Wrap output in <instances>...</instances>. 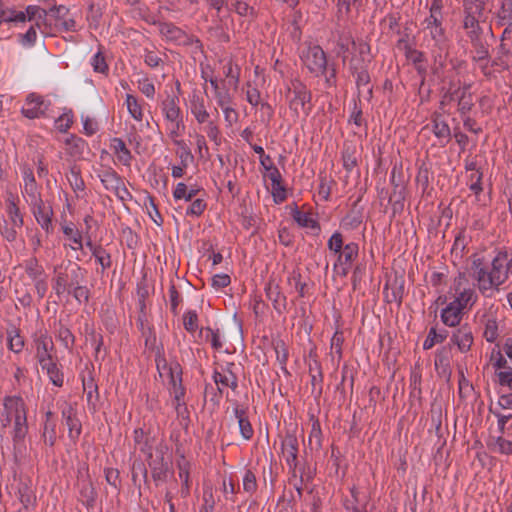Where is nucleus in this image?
I'll return each mask as SVG.
<instances>
[{
	"label": "nucleus",
	"mask_w": 512,
	"mask_h": 512,
	"mask_svg": "<svg viewBox=\"0 0 512 512\" xmlns=\"http://www.w3.org/2000/svg\"><path fill=\"white\" fill-rule=\"evenodd\" d=\"M156 368L159 372V375L163 377L167 375L169 380H172L176 376L182 375V368L180 364L176 361L168 363L163 355V349H157V353L155 356Z\"/></svg>",
	"instance_id": "obj_27"
},
{
	"label": "nucleus",
	"mask_w": 512,
	"mask_h": 512,
	"mask_svg": "<svg viewBox=\"0 0 512 512\" xmlns=\"http://www.w3.org/2000/svg\"><path fill=\"white\" fill-rule=\"evenodd\" d=\"M464 8L463 27L469 39L482 36L479 17L483 14L486 0H462Z\"/></svg>",
	"instance_id": "obj_9"
},
{
	"label": "nucleus",
	"mask_w": 512,
	"mask_h": 512,
	"mask_svg": "<svg viewBox=\"0 0 512 512\" xmlns=\"http://www.w3.org/2000/svg\"><path fill=\"white\" fill-rule=\"evenodd\" d=\"M446 338V334L437 333L435 328H431L428 332V335L423 343V349L429 350L435 344L442 343Z\"/></svg>",
	"instance_id": "obj_61"
},
{
	"label": "nucleus",
	"mask_w": 512,
	"mask_h": 512,
	"mask_svg": "<svg viewBox=\"0 0 512 512\" xmlns=\"http://www.w3.org/2000/svg\"><path fill=\"white\" fill-rule=\"evenodd\" d=\"M169 393L172 399V405L174 406L178 415H183L187 410L185 402L186 390L182 384V375L176 376L172 380H169Z\"/></svg>",
	"instance_id": "obj_22"
},
{
	"label": "nucleus",
	"mask_w": 512,
	"mask_h": 512,
	"mask_svg": "<svg viewBox=\"0 0 512 512\" xmlns=\"http://www.w3.org/2000/svg\"><path fill=\"white\" fill-rule=\"evenodd\" d=\"M41 369L46 372L50 382L56 387H62L64 384V373L61 366L55 359L40 364Z\"/></svg>",
	"instance_id": "obj_34"
},
{
	"label": "nucleus",
	"mask_w": 512,
	"mask_h": 512,
	"mask_svg": "<svg viewBox=\"0 0 512 512\" xmlns=\"http://www.w3.org/2000/svg\"><path fill=\"white\" fill-rule=\"evenodd\" d=\"M65 293L71 294L79 303L89 300V290L83 283L72 286Z\"/></svg>",
	"instance_id": "obj_58"
},
{
	"label": "nucleus",
	"mask_w": 512,
	"mask_h": 512,
	"mask_svg": "<svg viewBox=\"0 0 512 512\" xmlns=\"http://www.w3.org/2000/svg\"><path fill=\"white\" fill-rule=\"evenodd\" d=\"M2 429L12 427L10 432L13 442V455L20 461L26 453L25 438L28 433L27 406L21 396H5L0 409Z\"/></svg>",
	"instance_id": "obj_1"
},
{
	"label": "nucleus",
	"mask_w": 512,
	"mask_h": 512,
	"mask_svg": "<svg viewBox=\"0 0 512 512\" xmlns=\"http://www.w3.org/2000/svg\"><path fill=\"white\" fill-rule=\"evenodd\" d=\"M50 106L51 102L48 99L33 92L27 95L21 113L28 119H36L45 116Z\"/></svg>",
	"instance_id": "obj_16"
},
{
	"label": "nucleus",
	"mask_w": 512,
	"mask_h": 512,
	"mask_svg": "<svg viewBox=\"0 0 512 512\" xmlns=\"http://www.w3.org/2000/svg\"><path fill=\"white\" fill-rule=\"evenodd\" d=\"M161 112L164 116L166 131L169 138L182 137L185 132L183 113L176 95L167 94L162 100Z\"/></svg>",
	"instance_id": "obj_6"
},
{
	"label": "nucleus",
	"mask_w": 512,
	"mask_h": 512,
	"mask_svg": "<svg viewBox=\"0 0 512 512\" xmlns=\"http://www.w3.org/2000/svg\"><path fill=\"white\" fill-rule=\"evenodd\" d=\"M92 256L101 266V273H104L112 266L111 254L103 246L100 247Z\"/></svg>",
	"instance_id": "obj_51"
},
{
	"label": "nucleus",
	"mask_w": 512,
	"mask_h": 512,
	"mask_svg": "<svg viewBox=\"0 0 512 512\" xmlns=\"http://www.w3.org/2000/svg\"><path fill=\"white\" fill-rule=\"evenodd\" d=\"M451 290L454 291V296L450 302L463 310L471 308L477 301V294L474 288L469 286L468 279L464 273H459L454 278Z\"/></svg>",
	"instance_id": "obj_11"
},
{
	"label": "nucleus",
	"mask_w": 512,
	"mask_h": 512,
	"mask_svg": "<svg viewBox=\"0 0 512 512\" xmlns=\"http://www.w3.org/2000/svg\"><path fill=\"white\" fill-rule=\"evenodd\" d=\"M183 326L191 334L198 330V314L195 310H189L183 314Z\"/></svg>",
	"instance_id": "obj_52"
},
{
	"label": "nucleus",
	"mask_w": 512,
	"mask_h": 512,
	"mask_svg": "<svg viewBox=\"0 0 512 512\" xmlns=\"http://www.w3.org/2000/svg\"><path fill=\"white\" fill-rule=\"evenodd\" d=\"M33 343L35 347V357L39 365L54 359L52 356L54 343L47 332L39 331L36 333L34 335Z\"/></svg>",
	"instance_id": "obj_20"
},
{
	"label": "nucleus",
	"mask_w": 512,
	"mask_h": 512,
	"mask_svg": "<svg viewBox=\"0 0 512 512\" xmlns=\"http://www.w3.org/2000/svg\"><path fill=\"white\" fill-rule=\"evenodd\" d=\"M190 111L199 124H205L210 114L207 111L204 98L197 92H193L189 98Z\"/></svg>",
	"instance_id": "obj_29"
},
{
	"label": "nucleus",
	"mask_w": 512,
	"mask_h": 512,
	"mask_svg": "<svg viewBox=\"0 0 512 512\" xmlns=\"http://www.w3.org/2000/svg\"><path fill=\"white\" fill-rule=\"evenodd\" d=\"M233 414L238 422L240 434L244 440H251L254 435V429L248 417L247 408H244L238 403L233 407Z\"/></svg>",
	"instance_id": "obj_26"
},
{
	"label": "nucleus",
	"mask_w": 512,
	"mask_h": 512,
	"mask_svg": "<svg viewBox=\"0 0 512 512\" xmlns=\"http://www.w3.org/2000/svg\"><path fill=\"white\" fill-rule=\"evenodd\" d=\"M327 247L331 253L336 256L334 271L346 277L352 268L354 261L358 258L359 245L356 242L344 244L343 235L336 231L328 239Z\"/></svg>",
	"instance_id": "obj_2"
},
{
	"label": "nucleus",
	"mask_w": 512,
	"mask_h": 512,
	"mask_svg": "<svg viewBox=\"0 0 512 512\" xmlns=\"http://www.w3.org/2000/svg\"><path fill=\"white\" fill-rule=\"evenodd\" d=\"M0 21L8 22H25L26 14L24 11H16L12 8L0 9Z\"/></svg>",
	"instance_id": "obj_49"
},
{
	"label": "nucleus",
	"mask_w": 512,
	"mask_h": 512,
	"mask_svg": "<svg viewBox=\"0 0 512 512\" xmlns=\"http://www.w3.org/2000/svg\"><path fill=\"white\" fill-rule=\"evenodd\" d=\"M90 63L95 72L102 74H106L108 72L109 67L101 51H98L92 56Z\"/></svg>",
	"instance_id": "obj_60"
},
{
	"label": "nucleus",
	"mask_w": 512,
	"mask_h": 512,
	"mask_svg": "<svg viewBox=\"0 0 512 512\" xmlns=\"http://www.w3.org/2000/svg\"><path fill=\"white\" fill-rule=\"evenodd\" d=\"M66 152L72 157H79L82 155L86 142L75 135H70L65 139Z\"/></svg>",
	"instance_id": "obj_37"
},
{
	"label": "nucleus",
	"mask_w": 512,
	"mask_h": 512,
	"mask_svg": "<svg viewBox=\"0 0 512 512\" xmlns=\"http://www.w3.org/2000/svg\"><path fill=\"white\" fill-rule=\"evenodd\" d=\"M350 70L352 71L353 75L356 77V84L357 87H363L367 86L370 82V75L366 68L364 67H358L356 65L351 64Z\"/></svg>",
	"instance_id": "obj_56"
},
{
	"label": "nucleus",
	"mask_w": 512,
	"mask_h": 512,
	"mask_svg": "<svg viewBox=\"0 0 512 512\" xmlns=\"http://www.w3.org/2000/svg\"><path fill=\"white\" fill-rule=\"evenodd\" d=\"M53 289L57 296L63 295L66 290L70 289L76 284L84 283L85 270L78 264H73L71 261L54 267Z\"/></svg>",
	"instance_id": "obj_5"
},
{
	"label": "nucleus",
	"mask_w": 512,
	"mask_h": 512,
	"mask_svg": "<svg viewBox=\"0 0 512 512\" xmlns=\"http://www.w3.org/2000/svg\"><path fill=\"white\" fill-rule=\"evenodd\" d=\"M470 86H465L461 90V95L458 100V110L462 115L467 114L474 105V100L471 92L469 91Z\"/></svg>",
	"instance_id": "obj_44"
},
{
	"label": "nucleus",
	"mask_w": 512,
	"mask_h": 512,
	"mask_svg": "<svg viewBox=\"0 0 512 512\" xmlns=\"http://www.w3.org/2000/svg\"><path fill=\"white\" fill-rule=\"evenodd\" d=\"M125 103L130 116L138 122L142 121L144 113L138 99L131 94H127Z\"/></svg>",
	"instance_id": "obj_41"
},
{
	"label": "nucleus",
	"mask_w": 512,
	"mask_h": 512,
	"mask_svg": "<svg viewBox=\"0 0 512 512\" xmlns=\"http://www.w3.org/2000/svg\"><path fill=\"white\" fill-rule=\"evenodd\" d=\"M498 324L495 319H488L485 324L483 336L486 341L492 343L498 338Z\"/></svg>",
	"instance_id": "obj_62"
},
{
	"label": "nucleus",
	"mask_w": 512,
	"mask_h": 512,
	"mask_svg": "<svg viewBox=\"0 0 512 512\" xmlns=\"http://www.w3.org/2000/svg\"><path fill=\"white\" fill-rule=\"evenodd\" d=\"M266 297L272 302L278 314H283L287 309L286 296L281 292L279 285L274 280H269L265 286Z\"/></svg>",
	"instance_id": "obj_24"
},
{
	"label": "nucleus",
	"mask_w": 512,
	"mask_h": 512,
	"mask_svg": "<svg viewBox=\"0 0 512 512\" xmlns=\"http://www.w3.org/2000/svg\"><path fill=\"white\" fill-rule=\"evenodd\" d=\"M286 101L288 107L295 119H298L301 113L306 118L312 111V94L308 87L299 79H293L287 88Z\"/></svg>",
	"instance_id": "obj_3"
},
{
	"label": "nucleus",
	"mask_w": 512,
	"mask_h": 512,
	"mask_svg": "<svg viewBox=\"0 0 512 512\" xmlns=\"http://www.w3.org/2000/svg\"><path fill=\"white\" fill-rule=\"evenodd\" d=\"M472 45V60H480L490 56L489 44L482 38V36L469 39Z\"/></svg>",
	"instance_id": "obj_36"
},
{
	"label": "nucleus",
	"mask_w": 512,
	"mask_h": 512,
	"mask_svg": "<svg viewBox=\"0 0 512 512\" xmlns=\"http://www.w3.org/2000/svg\"><path fill=\"white\" fill-rule=\"evenodd\" d=\"M200 336L204 337L209 342L213 349L220 350L223 347L221 334L219 329H212L210 327L201 328Z\"/></svg>",
	"instance_id": "obj_40"
},
{
	"label": "nucleus",
	"mask_w": 512,
	"mask_h": 512,
	"mask_svg": "<svg viewBox=\"0 0 512 512\" xmlns=\"http://www.w3.org/2000/svg\"><path fill=\"white\" fill-rule=\"evenodd\" d=\"M433 133L439 139L440 143L446 144L451 137V131L448 124L439 119L433 121Z\"/></svg>",
	"instance_id": "obj_42"
},
{
	"label": "nucleus",
	"mask_w": 512,
	"mask_h": 512,
	"mask_svg": "<svg viewBox=\"0 0 512 512\" xmlns=\"http://www.w3.org/2000/svg\"><path fill=\"white\" fill-rule=\"evenodd\" d=\"M8 347L15 353H20L24 347V340L15 329L8 332Z\"/></svg>",
	"instance_id": "obj_59"
},
{
	"label": "nucleus",
	"mask_w": 512,
	"mask_h": 512,
	"mask_svg": "<svg viewBox=\"0 0 512 512\" xmlns=\"http://www.w3.org/2000/svg\"><path fill=\"white\" fill-rule=\"evenodd\" d=\"M500 37L498 56L493 59L492 65H498L502 70H507L509 64L507 59L512 57V23L506 24Z\"/></svg>",
	"instance_id": "obj_19"
},
{
	"label": "nucleus",
	"mask_w": 512,
	"mask_h": 512,
	"mask_svg": "<svg viewBox=\"0 0 512 512\" xmlns=\"http://www.w3.org/2000/svg\"><path fill=\"white\" fill-rule=\"evenodd\" d=\"M350 495V498H345L343 501L347 512H371L368 510V496L362 494L356 486L350 488Z\"/></svg>",
	"instance_id": "obj_23"
},
{
	"label": "nucleus",
	"mask_w": 512,
	"mask_h": 512,
	"mask_svg": "<svg viewBox=\"0 0 512 512\" xmlns=\"http://www.w3.org/2000/svg\"><path fill=\"white\" fill-rule=\"evenodd\" d=\"M62 231L63 234L73 243V245H70L71 249L81 250L83 248L82 234L72 223L70 225H64L62 227Z\"/></svg>",
	"instance_id": "obj_39"
},
{
	"label": "nucleus",
	"mask_w": 512,
	"mask_h": 512,
	"mask_svg": "<svg viewBox=\"0 0 512 512\" xmlns=\"http://www.w3.org/2000/svg\"><path fill=\"white\" fill-rule=\"evenodd\" d=\"M451 342L458 347L460 352H468L473 344L471 328L467 324L460 326L453 332Z\"/></svg>",
	"instance_id": "obj_28"
},
{
	"label": "nucleus",
	"mask_w": 512,
	"mask_h": 512,
	"mask_svg": "<svg viewBox=\"0 0 512 512\" xmlns=\"http://www.w3.org/2000/svg\"><path fill=\"white\" fill-rule=\"evenodd\" d=\"M143 59L150 68H157L164 64L162 53L157 50L144 49Z\"/></svg>",
	"instance_id": "obj_50"
},
{
	"label": "nucleus",
	"mask_w": 512,
	"mask_h": 512,
	"mask_svg": "<svg viewBox=\"0 0 512 512\" xmlns=\"http://www.w3.org/2000/svg\"><path fill=\"white\" fill-rule=\"evenodd\" d=\"M5 212L7 219L0 224V234L8 242L16 241L18 231L24 225V215L19 207V198L9 193L5 199Z\"/></svg>",
	"instance_id": "obj_4"
},
{
	"label": "nucleus",
	"mask_w": 512,
	"mask_h": 512,
	"mask_svg": "<svg viewBox=\"0 0 512 512\" xmlns=\"http://www.w3.org/2000/svg\"><path fill=\"white\" fill-rule=\"evenodd\" d=\"M62 419L68 428V436L77 440L82 432V425L77 416V409L70 403H65L61 409Z\"/></svg>",
	"instance_id": "obj_21"
},
{
	"label": "nucleus",
	"mask_w": 512,
	"mask_h": 512,
	"mask_svg": "<svg viewBox=\"0 0 512 512\" xmlns=\"http://www.w3.org/2000/svg\"><path fill=\"white\" fill-rule=\"evenodd\" d=\"M204 131L206 132L208 138L214 142L216 146L221 144V135L220 130L217 124L214 121H209L205 123Z\"/></svg>",
	"instance_id": "obj_63"
},
{
	"label": "nucleus",
	"mask_w": 512,
	"mask_h": 512,
	"mask_svg": "<svg viewBox=\"0 0 512 512\" xmlns=\"http://www.w3.org/2000/svg\"><path fill=\"white\" fill-rule=\"evenodd\" d=\"M491 362L493 367L495 368V372H502L507 371L508 369H511L512 367L508 364L507 359L505 356L501 353L500 350L495 351L493 350L491 353Z\"/></svg>",
	"instance_id": "obj_54"
},
{
	"label": "nucleus",
	"mask_w": 512,
	"mask_h": 512,
	"mask_svg": "<svg viewBox=\"0 0 512 512\" xmlns=\"http://www.w3.org/2000/svg\"><path fill=\"white\" fill-rule=\"evenodd\" d=\"M482 177H483V174L480 171H474L469 175L468 186H469V189L475 195H479L483 190Z\"/></svg>",
	"instance_id": "obj_64"
},
{
	"label": "nucleus",
	"mask_w": 512,
	"mask_h": 512,
	"mask_svg": "<svg viewBox=\"0 0 512 512\" xmlns=\"http://www.w3.org/2000/svg\"><path fill=\"white\" fill-rule=\"evenodd\" d=\"M25 271L32 281L45 277V271L36 258H30L25 263Z\"/></svg>",
	"instance_id": "obj_45"
},
{
	"label": "nucleus",
	"mask_w": 512,
	"mask_h": 512,
	"mask_svg": "<svg viewBox=\"0 0 512 512\" xmlns=\"http://www.w3.org/2000/svg\"><path fill=\"white\" fill-rule=\"evenodd\" d=\"M243 491L252 495L257 490L256 475L251 470H246L242 479Z\"/></svg>",
	"instance_id": "obj_57"
},
{
	"label": "nucleus",
	"mask_w": 512,
	"mask_h": 512,
	"mask_svg": "<svg viewBox=\"0 0 512 512\" xmlns=\"http://www.w3.org/2000/svg\"><path fill=\"white\" fill-rule=\"evenodd\" d=\"M22 195H23L28 206L31 204H35L38 201L43 200L41 191H40V187L38 186V184L30 185V186L23 185Z\"/></svg>",
	"instance_id": "obj_48"
},
{
	"label": "nucleus",
	"mask_w": 512,
	"mask_h": 512,
	"mask_svg": "<svg viewBox=\"0 0 512 512\" xmlns=\"http://www.w3.org/2000/svg\"><path fill=\"white\" fill-rule=\"evenodd\" d=\"M442 23V0H432L429 16L423 22V29L428 32L436 44H440L445 40V30Z\"/></svg>",
	"instance_id": "obj_12"
},
{
	"label": "nucleus",
	"mask_w": 512,
	"mask_h": 512,
	"mask_svg": "<svg viewBox=\"0 0 512 512\" xmlns=\"http://www.w3.org/2000/svg\"><path fill=\"white\" fill-rule=\"evenodd\" d=\"M234 367V363H228L225 367H223L220 371L215 370L213 373V380L217 385V389L214 391L211 386H206L205 395L207 396L209 388L212 390V396L210 401L218 405L223 394L225 388H231L235 391L238 387V378L236 374L232 371Z\"/></svg>",
	"instance_id": "obj_10"
},
{
	"label": "nucleus",
	"mask_w": 512,
	"mask_h": 512,
	"mask_svg": "<svg viewBox=\"0 0 512 512\" xmlns=\"http://www.w3.org/2000/svg\"><path fill=\"white\" fill-rule=\"evenodd\" d=\"M56 337L66 349L71 350L73 348L75 343V336L71 330L61 322L57 328Z\"/></svg>",
	"instance_id": "obj_43"
},
{
	"label": "nucleus",
	"mask_w": 512,
	"mask_h": 512,
	"mask_svg": "<svg viewBox=\"0 0 512 512\" xmlns=\"http://www.w3.org/2000/svg\"><path fill=\"white\" fill-rule=\"evenodd\" d=\"M301 60L307 69L316 76L327 70V59L323 49L318 45L308 46L302 51Z\"/></svg>",
	"instance_id": "obj_14"
},
{
	"label": "nucleus",
	"mask_w": 512,
	"mask_h": 512,
	"mask_svg": "<svg viewBox=\"0 0 512 512\" xmlns=\"http://www.w3.org/2000/svg\"><path fill=\"white\" fill-rule=\"evenodd\" d=\"M343 167L351 172L357 166V157L355 147L345 145L342 151Z\"/></svg>",
	"instance_id": "obj_46"
},
{
	"label": "nucleus",
	"mask_w": 512,
	"mask_h": 512,
	"mask_svg": "<svg viewBox=\"0 0 512 512\" xmlns=\"http://www.w3.org/2000/svg\"><path fill=\"white\" fill-rule=\"evenodd\" d=\"M29 208L37 224L42 228V230H44L47 235L52 234L54 231V211L51 204L41 200L35 204L29 205Z\"/></svg>",
	"instance_id": "obj_17"
},
{
	"label": "nucleus",
	"mask_w": 512,
	"mask_h": 512,
	"mask_svg": "<svg viewBox=\"0 0 512 512\" xmlns=\"http://www.w3.org/2000/svg\"><path fill=\"white\" fill-rule=\"evenodd\" d=\"M472 270V277L477 288L485 296H490L494 291H498L500 286L504 284L499 277L484 265L480 258L473 261Z\"/></svg>",
	"instance_id": "obj_8"
},
{
	"label": "nucleus",
	"mask_w": 512,
	"mask_h": 512,
	"mask_svg": "<svg viewBox=\"0 0 512 512\" xmlns=\"http://www.w3.org/2000/svg\"><path fill=\"white\" fill-rule=\"evenodd\" d=\"M110 149L113 151L120 164L126 167L131 166L133 160L132 153L121 138H112L110 141Z\"/></svg>",
	"instance_id": "obj_31"
},
{
	"label": "nucleus",
	"mask_w": 512,
	"mask_h": 512,
	"mask_svg": "<svg viewBox=\"0 0 512 512\" xmlns=\"http://www.w3.org/2000/svg\"><path fill=\"white\" fill-rule=\"evenodd\" d=\"M464 311L462 308L456 306L455 304L449 302L446 306L441 310V321L444 325L449 327H456L460 324Z\"/></svg>",
	"instance_id": "obj_30"
},
{
	"label": "nucleus",
	"mask_w": 512,
	"mask_h": 512,
	"mask_svg": "<svg viewBox=\"0 0 512 512\" xmlns=\"http://www.w3.org/2000/svg\"><path fill=\"white\" fill-rule=\"evenodd\" d=\"M42 438L45 444L52 447L56 441V423L55 421H44Z\"/></svg>",
	"instance_id": "obj_53"
},
{
	"label": "nucleus",
	"mask_w": 512,
	"mask_h": 512,
	"mask_svg": "<svg viewBox=\"0 0 512 512\" xmlns=\"http://www.w3.org/2000/svg\"><path fill=\"white\" fill-rule=\"evenodd\" d=\"M177 468L178 477L181 481L180 494L183 498H186L190 494V463L184 456H181L177 460Z\"/></svg>",
	"instance_id": "obj_32"
},
{
	"label": "nucleus",
	"mask_w": 512,
	"mask_h": 512,
	"mask_svg": "<svg viewBox=\"0 0 512 512\" xmlns=\"http://www.w3.org/2000/svg\"><path fill=\"white\" fill-rule=\"evenodd\" d=\"M492 21L499 27L512 23V0H497L492 10Z\"/></svg>",
	"instance_id": "obj_25"
},
{
	"label": "nucleus",
	"mask_w": 512,
	"mask_h": 512,
	"mask_svg": "<svg viewBox=\"0 0 512 512\" xmlns=\"http://www.w3.org/2000/svg\"><path fill=\"white\" fill-rule=\"evenodd\" d=\"M98 177L107 191L112 192L118 200L125 203L132 200V194L128 191L124 179L111 167L98 173Z\"/></svg>",
	"instance_id": "obj_13"
},
{
	"label": "nucleus",
	"mask_w": 512,
	"mask_h": 512,
	"mask_svg": "<svg viewBox=\"0 0 512 512\" xmlns=\"http://www.w3.org/2000/svg\"><path fill=\"white\" fill-rule=\"evenodd\" d=\"M83 389L87 396L88 405L92 406V408L95 410L99 394L98 386L95 383L93 377L90 376L87 379H83Z\"/></svg>",
	"instance_id": "obj_38"
},
{
	"label": "nucleus",
	"mask_w": 512,
	"mask_h": 512,
	"mask_svg": "<svg viewBox=\"0 0 512 512\" xmlns=\"http://www.w3.org/2000/svg\"><path fill=\"white\" fill-rule=\"evenodd\" d=\"M298 439L293 433H287L281 443V453L291 471L292 478H296L298 465Z\"/></svg>",
	"instance_id": "obj_18"
},
{
	"label": "nucleus",
	"mask_w": 512,
	"mask_h": 512,
	"mask_svg": "<svg viewBox=\"0 0 512 512\" xmlns=\"http://www.w3.org/2000/svg\"><path fill=\"white\" fill-rule=\"evenodd\" d=\"M156 26L161 39L172 45L177 46H193L197 49L202 48L201 41L194 35L188 34L181 27H178L172 22L168 21H157Z\"/></svg>",
	"instance_id": "obj_7"
},
{
	"label": "nucleus",
	"mask_w": 512,
	"mask_h": 512,
	"mask_svg": "<svg viewBox=\"0 0 512 512\" xmlns=\"http://www.w3.org/2000/svg\"><path fill=\"white\" fill-rule=\"evenodd\" d=\"M68 181L75 192L85 189V183L81 177L80 169L76 166L71 167Z\"/></svg>",
	"instance_id": "obj_55"
},
{
	"label": "nucleus",
	"mask_w": 512,
	"mask_h": 512,
	"mask_svg": "<svg viewBox=\"0 0 512 512\" xmlns=\"http://www.w3.org/2000/svg\"><path fill=\"white\" fill-rule=\"evenodd\" d=\"M291 216L300 227L309 228L316 232L320 231V225L311 212L301 211L295 206L292 209Z\"/></svg>",
	"instance_id": "obj_35"
},
{
	"label": "nucleus",
	"mask_w": 512,
	"mask_h": 512,
	"mask_svg": "<svg viewBox=\"0 0 512 512\" xmlns=\"http://www.w3.org/2000/svg\"><path fill=\"white\" fill-rule=\"evenodd\" d=\"M507 260V252L504 250H499L492 259L491 266L489 268L504 283L508 279V266L506 264Z\"/></svg>",
	"instance_id": "obj_33"
},
{
	"label": "nucleus",
	"mask_w": 512,
	"mask_h": 512,
	"mask_svg": "<svg viewBox=\"0 0 512 512\" xmlns=\"http://www.w3.org/2000/svg\"><path fill=\"white\" fill-rule=\"evenodd\" d=\"M198 192V189H188L185 183L179 182L173 191V197L176 200L184 199L185 201H192V199L197 195Z\"/></svg>",
	"instance_id": "obj_47"
},
{
	"label": "nucleus",
	"mask_w": 512,
	"mask_h": 512,
	"mask_svg": "<svg viewBox=\"0 0 512 512\" xmlns=\"http://www.w3.org/2000/svg\"><path fill=\"white\" fill-rule=\"evenodd\" d=\"M167 450L168 448L165 445H159L156 448L155 456L148 460L151 476L156 485L166 482L168 478L170 461L165 459Z\"/></svg>",
	"instance_id": "obj_15"
}]
</instances>
